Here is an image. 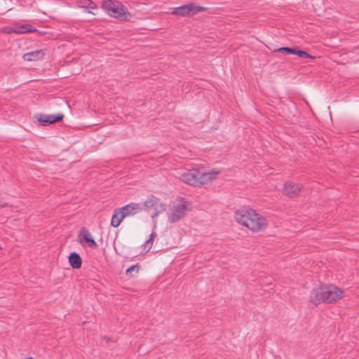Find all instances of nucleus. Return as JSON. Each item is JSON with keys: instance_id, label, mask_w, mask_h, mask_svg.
<instances>
[{"instance_id": "obj_1", "label": "nucleus", "mask_w": 359, "mask_h": 359, "mask_svg": "<svg viewBox=\"0 0 359 359\" xmlns=\"http://www.w3.org/2000/svg\"><path fill=\"white\" fill-rule=\"evenodd\" d=\"M236 221L252 231H259L266 228L267 221L265 217L255 210L242 208L235 212Z\"/></svg>"}, {"instance_id": "obj_2", "label": "nucleus", "mask_w": 359, "mask_h": 359, "mask_svg": "<svg viewBox=\"0 0 359 359\" xmlns=\"http://www.w3.org/2000/svg\"><path fill=\"white\" fill-rule=\"evenodd\" d=\"M342 297V290L334 285H327L313 289L310 294V300L317 306L321 303H335Z\"/></svg>"}, {"instance_id": "obj_3", "label": "nucleus", "mask_w": 359, "mask_h": 359, "mask_svg": "<svg viewBox=\"0 0 359 359\" xmlns=\"http://www.w3.org/2000/svg\"><path fill=\"white\" fill-rule=\"evenodd\" d=\"M103 9L108 15L121 20L127 19V13L125 12V8L121 3L115 0H106L102 3Z\"/></svg>"}, {"instance_id": "obj_4", "label": "nucleus", "mask_w": 359, "mask_h": 359, "mask_svg": "<svg viewBox=\"0 0 359 359\" xmlns=\"http://www.w3.org/2000/svg\"><path fill=\"white\" fill-rule=\"evenodd\" d=\"M205 10V8L203 6H196L194 4H188L175 8L172 13V14L180 16H187L189 15L196 14Z\"/></svg>"}, {"instance_id": "obj_5", "label": "nucleus", "mask_w": 359, "mask_h": 359, "mask_svg": "<svg viewBox=\"0 0 359 359\" xmlns=\"http://www.w3.org/2000/svg\"><path fill=\"white\" fill-rule=\"evenodd\" d=\"M187 210V205L184 202L174 205L171 209V212L168 215V221L170 223L180 221L185 216Z\"/></svg>"}, {"instance_id": "obj_6", "label": "nucleus", "mask_w": 359, "mask_h": 359, "mask_svg": "<svg viewBox=\"0 0 359 359\" xmlns=\"http://www.w3.org/2000/svg\"><path fill=\"white\" fill-rule=\"evenodd\" d=\"M36 118L41 126H46L61 121L64 118V115L62 114L50 115L40 114Z\"/></svg>"}, {"instance_id": "obj_7", "label": "nucleus", "mask_w": 359, "mask_h": 359, "mask_svg": "<svg viewBox=\"0 0 359 359\" xmlns=\"http://www.w3.org/2000/svg\"><path fill=\"white\" fill-rule=\"evenodd\" d=\"M78 241L81 244L86 243L92 248H96L97 247V244L92 237L90 231L85 227L81 229L78 235Z\"/></svg>"}, {"instance_id": "obj_8", "label": "nucleus", "mask_w": 359, "mask_h": 359, "mask_svg": "<svg viewBox=\"0 0 359 359\" xmlns=\"http://www.w3.org/2000/svg\"><path fill=\"white\" fill-rule=\"evenodd\" d=\"M302 189V186L300 184L292 182H286L284 184L283 193L286 196L293 198L297 196Z\"/></svg>"}, {"instance_id": "obj_9", "label": "nucleus", "mask_w": 359, "mask_h": 359, "mask_svg": "<svg viewBox=\"0 0 359 359\" xmlns=\"http://www.w3.org/2000/svg\"><path fill=\"white\" fill-rule=\"evenodd\" d=\"M122 213L125 215V217L133 216L142 210V203H130L120 208Z\"/></svg>"}, {"instance_id": "obj_10", "label": "nucleus", "mask_w": 359, "mask_h": 359, "mask_svg": "<svg viewBox=\"0 0 359 359\" xmlns=\"http://www.w3.org/2000/svg\"><path fill=\"white\" fill-rule=\"evenodd\" d=\"M198 170L199 169H192L181 176V180L190 185L198 187Z\"/></svg>"}, {"instance_id": "obj_11", "label": "nucleus", "mask_w": 359, "mask_h": 359, "mask_svg": "<svg viewBox=\"0 0 359 359\" xmlns=\"http://www.w3.org/2000/svg\"><path fill=\"white\" fill-rule=\"evenodd\" d=\"M219 173L218 170H212L210 172H203L198 170V187L212 181Z\"/></svg>"}, {"instance_id": "obj_12", "label": "nucleus", "mask_w": 359, "mask_h": 359, "mask_svg": "<svg viewBox=\"0 0 359 359\" xmlns=\"http://www.w3.org/2000/svg\"><path fill=\"white\" fill-rule=\"evenodd\" d=\"M74 4L81 8L86 9V12L96 15L95 13L93 11V10H95L97 8V6L95 2L91 0H74Z\"/></svg>"}, {"instance_id": "obj_13", "label": "nucleus", "mask_w": 359, "mask_h": 359, "mask_svg": "<svg viewBox=\"0 0 359 359\" xmlns=\"http://www.w3.org/2000/svg\"><path fill=\"white\" fill-rule=\"evenodd\" d=\"M45 55L44 50H38L32 51L23 55L22 58L25 61L32 62L41 60Z\"/></svg>"}, {"instance_id": "obj_14", "label": "nucleus", "mask_w": 359, "mask_h": 359, "mask_svg": "<svg viewBox=\"0 0 359 359\" xmlns=\"http://www.w3.org/2000/svg\"><path fill=\"white\" fill-rule=\"evenodd\" d=\"M69 263L73 269H79L81 267L82 260L77 252H73L69 256Z\"/></svg>"}, {"instance_id": "obj_15", "label": "nucleus", "mask_w": 359, "mask_h": 359, "mask_svg": "<svg viewBox=\"0 0 359 359\" xmlns=\"http://www.w3.org/2000/svg\"><path fill=\"white\" fill-rule=\"evenodd\" d=\"M124 218L125 215L120 210V208L116 209L111 219V225L114 227H118Z\"/></svg>"}, {"instance_id": "obj_16", "label": "nucleus", "mask_w": 359, "mask_h": 359, "mask_svg": "<svg viewBox=\"0 0 359 359\" xmlns=\"http://www.w3.org/2000/svg\"><path fill=\"white\" fill-rule=\"evenodd\" d=\"M160 201V199L157 198L156 196L154 195H150L146 201L142 204V210L145 209H150L151 208H154L155 205H156L158 202Z\"/></svg>"}, {"instance_id": "obj_17", "label": "nucleus", "mask_w": 359, "mask_h": 359, "mask_svg": "<svg viewBox=\"0 0 359 359\" xmlns=\"http://www.w3.org/2000/svg\"><path fill=\"white\" fill-rule=\"evenodd\" d=\"M17 34H25L36 32V29L29 24L15 25Z\"/></svg>"}, {"instance_id": "obj_18", "label": "nucleus", "mask_w": 359, "mask_h": 359, "mask_svg": "<svg viewBox=\"0 0 359 359\" xmlns=\"http://www.w3.org/2000/svg\"><path fill=\"white\" fill-rule=\"evenodd\" d=\"M154 212L151 214V218H155L160 213L164 212L165 210V206L163 203L158 202V203L154 207Z\"/></svg>"}, {"instance_id": "obj_19", "label": "nucleus", "mask_w": 359, "mask_h": 359, "mask_svg": "<svg viewBox=\"0 0 359 359\" xmlns=\"http://www.w3.org/2000/svg\"><path fill=\"white\" fill-rule=\"evenodd\" d=\"M295 48H289V47H282L278 48L276 51L281 53H286V54H294L295 55Z\"/></svg>"}, {"instance_id": "obj_20", "label": "nucleus", "mask_w": 359, "mask_h": 359, "mask_svg": "<svg viewBox=\"0 0 359 359\" xmlns=\"http://www.w3.org/2000/svg\"><path fill=\"white\" fill-rule=\"evenodd\" d=\"M295 55H298L299 57H307V58H314L313 56L311 55L307 52L304 51V50H297L296 49Z\"/></svg>"}, {"instance_id": "obj_21", "label": "nucleus", "mask_w": 359, "mask_h": 359, "mask_svg": "<svg viewBox=\"0 0 359 359\" xmlns=\"http://www.w3.org/2000/svg\"><path fill=\"white\" fill-rule=\"evenodd\" d=\"M156 236V234L153 232L150 234L149 238L145 242V246L150 249L152 246L153 240Z\"/></svg>"}, {"instance_id": "obj_22", "label": "nucleus", "mask_w": 359, "mask_h": 359, "mask_svg": "<svg viewBox=\"0 0 359 359\" xmlns=\"http://www.w3.org/2000/svg\"><path fill=\"white\" fill-rule=\"evenodd\" d=\"M133 271H135V273H137L139 271V266L138 265H133V266H131L130 267H129L126 273L127 275H132V272Z\"/></svg>"}, {"instance_id": "obj_23", "label": "nucleus", "mask_w": 359, "mask_h": 359, "mask_svg": "<svg viewBox=\"0 0 359 359\" xmlns=\"http://www.w3.org/2000/svg\"><path fill=\"white\" fill-rule=\"evenodd\" d=\"M4 32L8 33V34H12V33H16L17 34V30H16V26H13V27H5L4 28Z\"/></svg>"}, {"instance_id": "obj_24", "label": "nucleus", "mask_w": 359, "mask_h": 359, "mask_svg": "<svg viewBox=\"0 0 359 359\" xmlns=\"http://www.w3.org/2000/svg\"><path fill=\"white\" fill-rule=\"evenodd\" d=\"M26 359H34V358L30 357V358H27Z\"/></svg>"}]
</instances>
